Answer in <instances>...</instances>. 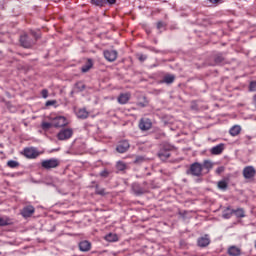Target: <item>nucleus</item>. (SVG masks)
<instances>
[{
  "mask_svg": "<svg viewBox=\"0 0 256 256\" xmlns=\"http://www.w3.org/2000/svg\"><path fill=\"white\" fill-rule=\"evenodd\" d=\"M41 38L37 32L32 31L31 33H22L19 38V43L24 49H31L33 45L37 43V40Z\"/></svg>",
  "mask_w": 256,
  "mask_h": 256,
  "instance_id": "obj_1",
  "label": "nucleus"
},
{
  "mask_svg": "<svg viewBox=\"0 0 256 256\" xmlns=\"http://www.w3.org/2000/svg\"><path fill=\"white\" fill-rule=\"evenodd\" d=\"M186 173L187 175H192V177H201V175H203V165L195 162L190 165V168L186 171Z\"/></svg>",
  "mask_w": 256,
  "mask_h": 256,
  "instance_id": "obj_2",
  "label": "nucleus"
},
{
  "mask_svg": "<svg viewBox=\"0 0 256 256\" xmlns=\"http://www.w3.org/2000/svg\"><path fill=\"white\" fill-rule=\"evenodd\" d=\"M73 133V128H62L57 133V139L58 141H69L73 137Z\"/></svg>",
  "mask_w": 256,
  "mask_h": 256,
  "instance_id": "obj_3",
  "label": "nucleus"
},
{
  "mask_svg": "<svg viewBox=\"0 0 256 256\" xmlns=\"http://www.w3.org/2000/svg\"><path fill=\"white\" fill-rule=\"evenodd\" d=\"M22 155H24L26 159H37V157L41 155V152L35 147H26L23 149Z\"/></svg>",
  "mask_w": 256,
  "mask_h": 256,
  "instance_id": "obj_4",
  "label": "nucleus"
},
{
  "mask_svg": "<svg viewBox=\"0 0 256 256\" xmlns=\"http://www.w3.org/2000/svg\"><path fill=\"white\" fill-rule=\"evenodd\" d=\"M132 191L137 196L144 195V193L149 191V186H147V182H143L142 184L135 182L132 184Z\"/></svg>",
  "mask_w": 256,
  "mask_h": 256,
  "instance_id": "obj_5",
  "label": "nucleus"
},
{
  "mask_svg": "<svg viewBox=\"0 0 256 256\" xmlns=\"http://www.w3.org/2000/svg\"><path fill=\"white\" fill-rule=\"evenodd\" d=\"M58 165H60V162L57 158L47 159L41 163V167H43V169H57Z\"/></svg>",
  "mask_w": 256,
  "mask_h": 256,
  "instance_id": "obj_6",
  "label": "nucleus"
},
{
  "mask_svg": "<svg viewBox=\"0 0 256 256\" xmlns=\"http://www.w3.org/2000/svg\"><path fill=\"white\" fill-rule=\"evenodd\" d=\"M52 125L53 127H65L69 125V122L65 116H57L52 120Z\"/></svg>",
  "mask_w": 256,
  "mask_h": 256,
  "instance_id": "obj_7",
  "label": "nucleus"
},
{
  "mask_svg": "<svg viewBox=\"0 0 256 256\" xmlns=\"http://www.w3.org/2000/svg\"><path fill=\"white\" fill-rule=\"evenodd\" d=\"M119 53L116 50H106L104 51V57L106 61L113 63V61H117Z\"/></svg>",
  "mask_w": 256,
  "mask_h": 256,
  "instance_id": "obj_8",
  "label": "nucleus"
},
{
  "mask_svg": "<svg viewBox=\"0 0 256 256\" xmlns=\"http://www.w3.org/2000/svg\"><path fill=\"white\" fill-rule=\"evenodd\" d=\"M153 127V122L149 118H142L139 122V128L141 131H149Z\"/></svg>",
  "mask_w": 256,
  "mask_h": 256,
  "instance_id": "obj_9",
  "label": "nucleus"
},
{
  "mask_svg": "<svg viewBox=\"0 0 256 256\" xmlns=\"http://www.w3.org/2000/svg\"><path fill=\"white\" fill-rule=\"evenodd\" d=\"M255 175H256L255 167H253V166H246L243 169V177H244V179H253V177H255Z\"/></svg>",
  "mask_w": 256,
  "mask_h": 256,
  "instance_id": "obj_10",
  "label": "nucleus"
},
{
  "mask_svg": "<svg viewBox=\"0 0 256 256\" xmlns=\"http://www.w3.org/2000/svg\"><path fill=\"white\" fill-rule=\"evenodd\" d=\"M129 147H131V145L129 144V141L123 140L118 143L116 147V151L118 153H127V151H129Z\"/></svg>",
  "mask_w": 256,
  "mask_h": 256,
  "instance_id": "obj_11",
  "label": "nucleus"
},
{
  "mask_svg": "<svg viewBox=\"0 0 256 256\" xmlns=\"http://www.w3.org/2000/svg\"><path fill=\"white\" fill-rule=\"evenodd\" d=\"M211 243V238H209L208 234H205L204 236H201L197 239V245L198 247L204 248L208 247Z\"/></svg>",
  "mask_w": 256,
  "mask_h": 256,
  "instance_id": "obj_12",
  "label": "nucleus"
},
{
  "mask_svg": "<svg viewBox=\"0 0 256 256\" xmlns=\"http://www.w3.org/2000/svg\"><path fill=\"white\" fill-rule=\"evenodd\" d=\"M33 213H35V207H33L32 205H28L21 210L20 215H22L24 219H28V217H31V215H33Z\"/></svg>",
  "mask_w": 256,
  "mask_h": 256,
  "instance_id": "obj_13",
  "label": "nucleus"
},
{
  "mask_svg": "<svg viewBox=\"0 0 256 256\" xmlns=\"http://www.w3.org/2000/svg\"><path fill=\"white\" fill-rule=\"evenodd\" d=\"M78 247L82 253H88L92 245L91 242H89L88 240H82L79 242Z\"/></svg>",
  "mask_w": 256,
  "mask_h": 256,
  "instance_id": "obj_14",
  "label": "nucleus"
},
{
  "mask_svg": "<svg viewBox=\"0 0 256 256\" xmlns=\"http://www.w3.org/2000/svg\"><path fill=\"white\" fill-rule=\"evenodd\" d=\"M77 119H87L89 117V111L86 108H78L75 110Z\"/></svg>",
  "mask_w": 256,
  "mask_h": 256,
  "instance_id": "obj_15",
  "label": "nucleus"
},
{
  "mask_svg": "<svg viewBox=\"0 0 256 256\" xmlns=\"http://www.w3.org/2000/svg\"><path fill=\"white\" fill-rule=\"evenodd\" d=\"M225 151V144L220 143L214 147L211 148L210 153L211 155H221Z\"/></svg>",
  "mask_w": 256,
  "mask_h": 256,
  "instance_id": "obj_16",
  "label": "nucleus"
},
{
  "mask_svg": "<svg viewBox=\"0 0 256 256\" xmlns=\"http://www.w3.org/2000/svg\"><path fill=\"white\" fill-rule=\"evenodd\" d=\"M158 157L161 159V161H167L169 157H171V151L169 149H161L158 152Z\"/></svg>",
  "mask_w": 256,
  "mask_h": 256,
  "instance_id": "obj_17",
  "label": "nucleus"
},
{
  "mask_svg": "<svg viewBox=\"0 0 256 256\" xmlns=\"http://www.w3.org/2000/svg\"><path fill=\"white\" fill-rule=\"evenodd\" d=\"M234 214V209H231V206L226 207L222 212L223 219H231Z\"/></svg>",
  "mask_w": 256,
  "mask_h": 256,
  "instance_id": "obj_18",
  "label": "nucleus"
},
{
  "mask_svg": "<svg viewBox=\"0 0 256 256\" xmlns=\"http://www.w3.org/2000/svg\"><path fill=\"white\" fill-rule=\"evenodd\" d=\"M104 239L105 241H108V243H117V241H119V236L115 233H109Z\"/></svg>",
  "mask_w": 256,
  "mask_h": 256,
  "instance_id": "obj_19",
  "label": "nucleus"
},
{
  "mask_svg": "<svg viewBox=\"0 0 256 256\" xmlns=\"http://www.w3.org/2000/svg\"><path fill=\"white\" fill-rule=\"evenodd\" d=\"M13 225V220L9 216L0 217V227H7Z\"/></svg>",
  "mask_w": 256,
  "mask_h": 256,
  "instance_id": "obj_20",
  "label": "nucleus"
},
{
  "mask_svg": "<svg viewBox=\"0 0 256 256\" xmlns=\"http://www.w3.org/2000/svg\"><path fill=\"white\" fill-rule=\"evenodd\" d=\"M239 133H241V126L239 125H234L233 127L230 128L229 130V134L232 137H237V135H239Z\"/></svg>",
  "mask_w": 256,
  "mask_h": 256,
  "instance_id": "obj_21",
  "label": "nucleus"
},
{
  "mask_svg": "<svg viewBox=\"0 0 256 256\" xmlns=\"http://www.w3.org/2000/svg\"><path fill=\"white\" fill-rule=\"evenodd\" d=\"M228 255H230V256H239V255H241V249H239L237 246H231L228 249Z\"/></svg>",
  "mask_w": 256,
  "mask_h": 256,
  "instance_id": "obj_22",
  "label": "nucleus"
},
{
  "mask_svg": "<svg viewBox=\"0 0 256 256\" xmlns=\"http://www.w3.org/2000/svg\"><path fill=\"white\" fill-rule=\"evenodd\" d=\"M174 81H175V75L167 74L163 77L162 83H166L167 85H171V83H174Z\"/></svg>",
  "mask_w": 256,
  "mask_h": 256,
  "instance_id": "obj_23",
  "label": "nucleus"
},
{
  "mask_svg": "<svg viewBox=\"0 0 256 256\" xmlns=\"http://www.w3.org/2000/svg\"><path fill=\"white\" fill-rule=\"evenodd\" d=\"M116 169L117 171H127V169H129V165L123 161H118L116 163Z\"/></svg>",
  "mask_w": 256,
  "mask_h": 256,
  "instance_id": "obj_24",
  "label": "nucleus"
},
{
  "mask_svg": "<svg viewBox=\"0 0 256 256\" xmlns=\"http://www.w3.org/2000/svg\"><path fill=\"white\" fill-rule=\"evenodd\" d=\"M202 165V171L203 169H206L208 172L213 169V162L211 160H204Z\"/></svg>",
  "mask_w": 256,
  "mask_h": 256,
  "instance_id": "obj_25",
  "label": "nucleus"
},
{
  "mask_svg": "<svg viewBox=\"0 0 256 256\" xmlns=\"http://www.w3.org/2000/svg\"><path fill=\"white\" fill-rule=\"evenodd\" d=\"M1 102L5 104V106L7 107V109H8L11 113H15V111H17V108H15V106H13V104H11V102L5 101L4 98L1 99Z\"/></svg>",
  "mask_w": 256,
  "mask_h": 256,
  "instance_id": "obj_26",
  "label": "nucleus"
},
{
  "mask_svg": "<svg viewBox=\"0 0 256 256\" xmlns=\"http://www.w3.org/2000/svg\"><path fill=\"white\" fill-rule=\"evenodd\" d=\"M90 3L95 7H105L106 0H91Z\"/></svg>",
  "mask_w": 256,
  "mask_h": 256,
  "instance_id": "obj_27",
  "label": "nucleus"
},
{
  "mask_svg": "<svg viewBox=\"0 0 256 256\" xmlns=\"http://www.w3.org/2000/svg\"><path fill=\"white\" fill-rule=\"evenodd\" d=\"M234 215L238 219H243V217H245V210H243V208L234 209Z\"/></svg>",
  "mask_w": 256,
  "mask_h": 256,
  "instance_id": "obj_28",
  "label": "nucleus"
},
{
  "mask_svg": "<svg viewBox=\"0 0 256 256\" xmlns=\"http://www.w3.org/2000/svg\"><path fill=\"white\" fill-rule=\"evenodd\" d=\"M93 67V61L91 59H88L87 63L82 66V73H87Z\"/></svg>",
  "mask_w": 256,
  "mask_h": 256,
  "instance_id": "obj_29",
  "label": "nucleus"
},
{
  "mask_svg": "<svg viewBox=\"0 0 256 256\" xmlns=\"http://www.w3.org/2000/svg\"><path fill=\"white\" fill-rule=\"evenodd\" d=\"M7 167H9L10 169H17V167H19V162L15 160H9L7 162Z\"/></svg>",
  "mask_w": 256,
  "mask_h": 256,
  "instance_id": "obj_30",
  "label": "nucleus"
},
{
  "mask_svg": "<svg viewBox=\"0 0 256 256\" xmlns=\"http://www.w3.org/2000/svg\"><path fill=\"white\" fill-rule=\"evenodd\" d=\"M117 101L120 105H127L129 103V97H117Z\"/></svg>",
  "mask_w": 256,
  "mask_h": 256,
  "instance_id": "obj_31",
  "label": "nucleus"
},
{
  "mask_svg": "<svg viewBox=\"0 0 256 256\" xmlns=\"http://www.w3.org/2000/svg\"><path fill=\"white\" fill-rule=\"evenodd\" d=\"M218 189L225 191L227 189V181L221 180L218 182Z\"/></svg>",
  "mask_w": 256,
  "mask_h": 256,
  "instance_id": "obj_32",
  "label": "nucleus"
},
{
  "mask_svg": "<svg viewBox=\"0 0 256 256\" xmlns=\"http://www.w3.org/2000/svg\"><path fill=\"white\" fill-rule=\"evenodd\" d=\"M214 61L219 65V63H223V61H225V58L223 57V54H218L215 56Z\"/></svg>",
  "mask_w": 256,
  "mask_h": 256,
  "instance_id": "obj_33",
  "label": "nucleus"
},
{
  "mask_svg": "<svg viewBox=\"0 0 256 256\" xmlns=\"http://www.w3.org/2000/svg\"><path fill=\"white\" fill-rule=\"evenodd\" d=\"M75 91H83V89H85V85L83 84V82H77L75 84Z\"/></svg>",
  "mask_w": 256,
  "mask_h": 256,
  "instance_id": "obj_34",
  "label": "nucleus"
},
{
  "mask_svg": "<svg viewBox=\"0 0 256 256\" xmlns=\"http://www.w3.org/2000/svg\"><path fill=\"white\" fill-rule=\"evenodd\" d=\"M51 127H53V123H49V122L42 123V129L44 130L51 129Z\"/></svg>",
  "mask_w": 256,
  "mask_h": 256,
  "instance_id": "obj_35",
  "label": "nucleus"
},
{
  "mask_svg": "<svg viewBox=\"0 0 256 256\" xmlns=\"http://www.w3.org/2000/svg\"><path fill=\"white\" fill-rule=\"evenodd\" d=\"M57 101L56 100H49L46 102V107H56Z\"/></svg>",
  "mask_w": 256,
  "mask_h": 256,
  "instance_id": "obj_36",
  "label": "nucleus"
},
{
  "mask_svg": "<svg viewBox=\"0 0 256 256\" xmlns=\"http://www.w3.org/2000/svg\"><path fill=\"white\" fill-rule=\"evenodd\" d=\"M96 195H105V188L96 187Z\"/></svg>",
  "mask_w": 256,
  "mask_h": 256,
  "instance_id": "obj_37",
  "label": "nucleus"
},
{
  "mask_svg": "<svg viewBox=\"0 0 256 256\" xmlns=\"http://www.w3.org/2000/svg\"><path fill=\"white\" fill-rule=\"evenodd\" d=\"M249 91H256V81L250 82Z\"/></svg>",
  "mask_w": 256,
  "mask_h": 256,
  "instance_id": "obj_38",
  "label": "nucleus"
},
{
  "mask_svg": "<svg viewBox=\"0 0 256 256\" xmlns=\"http://www.w3.org/2000/svg\"><path fill=\"white\" fill-rule=\"evenodd\" d=\"M100 177H104L107 178L109 177V172L107 169L103 170L102 172H100Z\"/></svg>",
  "mask_w": 256,
  "mask_h": 256,
  "instance_id": "obj_39",
  "label": "nucleus"
},
{
  "mask_svg": "<svg viewBox=\"0 0 256 256\" xmlns=\"http://www.w3.org/2000/svg\"><path fill=\"white\" fill-rule=\"evenodd\" d=\"M157 29H163L165 27V23L163 21H159L156 24Z\"/></svg>",
  "mask_w": 256,
  "mask_h": 256,
  "instance_id": "obj_40",
  "label": "nucleus"
},
{
  "mask_svg": "<svg viewBox=\"0 0 256 256\" xmlns=\"http://www.w3.org/2000/svg\"><path fill=\"white\" fill-rule=\"evenodd\" d=\"M223 171H225V168L223 166H220L216 169V173L217 175H221V173H223Z\"/></svg>",
  "mask_w": 256,
  "mask_h": 256,
  "instance_id": "obj_41",
  "label": "nucleus"
},
{
  "mask_svg": "<svg viewBox=\"0 0 256 256\" xmlns=\"http://www.w3.org/2000/svg\"><path fill=\"white\" fill-rule=\"evenodd\" d=\"M42 97H48L49 91L47 89H43L41 92Z\"/></svg>",
  "mask_w": 256,
  "mask_h": 256,
  "instance_id": "obj_42",
  "label": "nucleus"
},
{
  "mask_svg": "<svg viewBox=\"0 0 256 256\" xmlns=\"http://www.w3.org/2000/svg\"><path fill=\"white\" fill-rule=\"evenodd\" d=\"M139 61H146L147 59V56L146 55H143V54H140L139 57H138Z\"/></svg>",
  "mask_w": 256,
  "mask_h": 256,
  "instance_id": "obj_43",
  "label": "nucleus"
},
{
  "mask_svg": "<svg viewBox=\"0 0 256 256\" xmlns=\"http://www.w3.org/2000/svg\"><path fill=\"white\" fill-rule=\"evenodd\" d=\"M108 3V5H115V3H117V0H106V4Z\"/></svg>",
  "mask_w": 256,
  "mask_h": 256,
  "instance_id": "obj_44",
  "label": "nucleus"
},
{
  "mask_svg": "<svg viewBox=\"0 0 256 256\" xmlns=\"http://www.w3.org/2000/svg\"><path fill=\"white\" fill-rule=\"evenodd\" d=\"M139 105L140 107H147V102H140Z\"/></svg>",
  "mask_w": 256,
  "mask_h": 256,
  "instance_id": "obj_45",
  "label": "nucleus"
},
{
  "mask_svg": "<svg viewBox=\"0 0 256 256\" xmlns=\"http://www.w3.org/2000/svg\"><path fill=\"white\" fill-rule=\"evenodd\" d=\"M221 0H210V3H219Z\"/></svg>",
  "mask_w": 256,
  "mask_h": 256,
  "instance_id": "obj_46",
  "label": "nucleus"
},
{
  "mask_svg": "<svg viewBox=\"0 0 256 256\" xmlns=\"http://www.w3.org/2000/svg\"><path fill=\"white\" fill-rule=\"evenodd\" d=\"M119 97H127L125 94H120Z\"/></svg>",
  "mask_w": 256,
  "mask_h": 256,
  "instance_id": "obj_47",
  "label": "nucleus"
}]
</instances>
